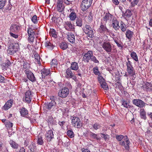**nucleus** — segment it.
Wrapping results in <instances>:
<instances>
[{
  "label": "nucleus",
  "instance_id": "obj_9",
  "mask_svg": "<svg viewBox=\"0 0 152 152\" xmlns=\"http://www.w3.org/2000/svg\"><path fill=\"white\" fill-rule=\"evenodd\" d=\"M72 123L73 126L77 128H80L81 126L80 121L78 117L73 116L72 119Z\"/></svg>",
  "mask_w": 152,
  "mask_h": 152
},
{
  "label": "nucleus",
  "instance_id": "obj_56",
  "mask_svg": "<svg viewBox=\"0 0 152 152\" xmlns=\"http://www.w3.org/2000/svg\"><path fill=\"white\" fill-rule=\"evenodd\" d=\"M101 127V126L100 124L96 123H95L93 125V127L95 130H97L100 129Z\"/></svg>",
  "mask_w": 152,
  "mask_h": 152
},
{
  "label": "nucleus",
  "instance_id": "obj_29",
  "mask_svg": "<svg viewBox=\"0 0 152 152\" xmlns=\"http://www.w3.org/2000/svg\"><path fill=\"white\" fill-rule=\"evenodd\" d=\"M9 143L11 147L14 149H17L18 147V144L12 140H10L9 141Z\"/></svg>",
  "mask_w": 152,
  "mask_h": 152
},
{
  "label": "nucleus",
  "instance_id": "obj_50",
  "mask_svg": "<svg viewBox=\"0 0 152 152\" xmlns=\"http://www.w3.org/2000/svg\"><path fill=\"white\" fill-rule=\"evenodd\" d=\"M67 134L68 136L72 138L74 137V134L72 130H69L67 132Z\"/></svg>",
  "mask_w": 152,
  "mask_h": 152
},
{
  "label": "nucleus",
  "instance_id": "obj_51",
  "mask_svg": "<svg viewBox=\"0 0 152 152\" xmlns=\"http://www.w3.org/2000/svg\"><path fill=\"white\" fill-rule=\"evenodd\" d=\"M11 64V63L9 60H7L4 62L2 63V65H1L4 66L5 68L8 67Z\"/></svg>",
  "mask_w": 152,
  "mask_h": 152
},
{
  "label": "nucleus",
  "instance_id": "obj_37",
  "mask_svg": "<svg viewBox=\"0 0 152 152\" xmlns=\"http://www.w3.org/2000/svg\"><path fill=\"white\" fill-rule=\"evenodd\" d=\"M76 26L79 27H81L83 25L82 19L81 18H77L76 20Z\"/></svg>",
  "mask_w": 152,
  "mask_h": 152
},
{
  "label": "nucleus",
  "instance_id": "obj_41",
  "mask_svg": "<svg viewBox=\"0 0 152 152\" xmlns=\"http://www.w3.org/2000/svg\"><path fill=\"white\" fill-rule=\"evenodd\" d=\"M28 147L29 150L28 151V152H34V150L36 149L35 144L33 143H31Z\"/></svg>",
  "mask_w": 152,
  "mask_h": 152
},
{
  "label": "nucleus",
  "instance_id": "obj_60",
  "mask_svg": "<svg viewBox=\"0 0 152 152\" xmlns=\"http://www.w3.org/2000/svg\"><path fill=\"white\" fill-rule=\"evenodd\" d=\"M101 137L104 138V139L105 140H106L108 138V135L107 134H105L103 133H101Z\"/></svg>",
  "mask_w": 152,
  "mask_h": 152
},
{
  "label": "nucleus",
  "instance_id": "obj_52",
  "mask_svg": "<svg viewBox=\"0 0 152 152\" xmlns=\"http://www.w3.org/2000/svg\"><path fill=\"white\" fill-rule=\"evenodd\" d=\"M97 79L98 80L100 84L105 82L104 79L103 77L101 75L98 76Z\"/></svg>",
  "mask_w": 152,
  "mask_h": 152
},
{
  "label": "nucleus",
  "instance_id": "obj_47",
  "mask_svg": "<svg viewBox=\"0 0 152 152\" xmlns=\"http://www.w3.org/2000/svg\"><path fill=\"white\" fill-rule=\"evenodd\" d=\"M120 28H121V30L123 32H124L126 30V25L122 21H121L120 23V26H119Z\"/></svg>",
  "mask_w": 152,
  "mask_h": 152
},
{
  "label": "nucleus",
  "instance_id": "obj_64",
  "mask_svg": "<svg viewBox=\"0 0 152 152\" xmlns=\"http://www.w3.org/2000/svg\"><path fill=\"white\" fill-rule=\"evenodd\" d=\"M81 150L82 152H91L89 150L84 148H82Z\"/></svg>",
  "mask_w": 152,
  "mask_h": 152
},
{
  "label": "nucleus",
  "instance_id": "obj_39",
  "mask_svg": "<svg viewBox=\"0 0 152 152\" xmlns=\"http://www.w3.org/2000/svg\"><path fill=\"white\" fill-rule=\"evenodd\" d=\"M140 111V117L141 118L144 120L146 119V113L144 110V109H141Z\"/></svg>",
  "mask_w": 152,
  "mask_h": 152
},
{
  "label": "nucleus",
  "instance_id": "obj_20",
  "mask_svg": "<svg viewBox=\"0 0 152 152\" xmlns=\"http://www.w3.org/2000/svg\"><path fill=\"white\" fill-rule=\"evenodd\" d=\"M65 7L63 3V1L58 0V1L57 8L58 11L60 12L63 11Z\"/></svg>",
  "mask_w": 152,
  "mask_h": 152
},
{
  "label": "nucleus",
  "instance_id": "obj_25",
  "mask_svg": "<svg viewBox=\"0 0 152 152\" xmlns=\"http://www.w3.org/2000/svg\"><path fill=\"white\" fill-rule=\"evenodd\" d=\"M70 69H71L77 71L79 69V66L78 63L76 62H72L71 64Z\"/></svg>",
  "mask_w": 152,
  "mask_h": 152
},
{
  "label": "nucleus",
  "instance_id": "obj_17",
  "mask_svg": "<svg viewBox=\"0 0 152 152\" xmlns=\"http://www.w3.org/2000/svg\"><path fill=\"white\" fill-rule=\"evenodd\" d=\"M41 73L42 76V80L44 81L46 77L49 75L50 74V70L46 68H44L41 70Z\"/></svg>",
  "mask_w": 152,
  "mask_h": 152
},
{
  "label": "nucleus",
  "instance_id": "obj_30",
  "mask_svg": "<svg viewBox=\"0 0 152 152\" xmlns=\"http://www.w3.org/2000/svg\"><path fill=\"white\" fill-rule=\"evenodd\" d=\"M113 38L118 47H121V48H123V47L121 44V43H122L121 41L119 40L118 38L115 37H113Z\"/></svg>",
  "mask_w": 152,
  "mask_h": 152
},
{
  "label": "nucleus",
  "instance_id": "obj_18",
  "mask_svg": "<svg viewBox=\"0 0 152 152\" xmlns=\"http://www.w3.org/2000/svg\"><path fill=\"white\" fill-rule=\"evenodd\" d=\"M20 29V27L16 24H13L10 28V31L15 33L18 32Z\"/></svg>",
  "mask_w": 152,
  "mask_h": 152
},
{
  "label": "nucleus",
  "instance_id": "obj_33",
  "mask_svg": "<svg viewBox=\"0 0 152 152\" xmlns=\"http://www.w3.org/2000/svg\"><path fill=\"white\" fill-rule=\"evenodd\" d=\"M20 113L22 116L26 115L28 114V111L27 109L24 107H22L20 109Z\"/></svg>",
  "mask_w": 152,
  "mask_h": 152
},
{
  "label": "nucleus",
  "instance_id": "obj_40",
  "mask_svg": "<svg viewBox=\"0 0 152 152\" xmlns=\"http://www.w3.org/2000/svg\"><path fill=\"white\" fill-rule=\"evenodd\" d=\"M93 72L95 75L99 76V75H101V72L99 71L98 67L97 66L94 67L93 69Z\"/></svg>",
  "mask_w": 152,
  "mask_h": 152
},
{
  "label": "nucleus",
  "instance_id": "obj_4",
  "mask_svg": "<svg viewBox=\"0 0 152 152\" xmlns=\"http://www.w3.org/2000/svg\"><path fill=\"white\" fill-rule=\"evenodd\" d=\"M92 0H83L81 2L80 7L83 11L86 10L91 5Z\"/></svg>",
  "mask_w": 152,
  "mask_h": 152
},
{
  "label": "nucleus",
  "instance_id": "obj_2",
  "mask_svg": "<svg viewBox=\"0 0 152 152\" xmlns=\"http://www.w3.org/2000/svg\"><path fill=\"white\" fill-rule=\"evenodd\" d=\"M84 55L82 58V61L86 63H88L91 61L93 52L92 50H88L87 52L83 53Z\"/></svg>",
  "mask_w": 152,
  "mask_h": 152
},
{
  "label": "nucleus",
  "instance_id": "obj_36",
  "mask_svg": "<svg viewBox=\"0 0 152 152\" xmlns=\"http://www.w3.org/2000/svg\"><path fill=\"white\" fill-rule=\"evenodd\" d=\"M50 35L53 37L56 38L57 37V32L56 30L53 29H50L49 32Z\"/></svg>",
  "mask_w": 152,
  "mask_h": 152
},
{
  "label": "nucleus",
  "instance_id": "obj_42",
  "mask_svg": "<svg viewBox=\"0 0 152 152\" xmlns=\"http://www.w3.org/2000/svg\"><path fill=\"white\" fill-rule=\"evenodd\" d=\"M133 33L129 30H128L126 31V37L129 39H130L132 37Z\"/></svg>",
  "mask_w": 152,
  "mask_h": 152
},
{
  "label": "nucleus",
  "instance_id": "obj_62",
  "mask_svg": "<svg viewBox=\"0 0 152 152\" xmlns=\"http://www.w3.org/2000/svg\"><path fill=\"white\" fill-rule=\"evenodd\" d=\"M63 1V2H64L67 5H69L72 4V1L68 0H61Z\"/></svg>",
  "mask_w": 152,
  "mask_h": 152
},
{
  "label": "nucleus",
  "instance_id": "obj_24",
  "mask_svg": "<svg viewBox=\"0 0 152 152\" xmlns=\"http://www.w3.org/2000/svg\"><path fill=\"white\" fill-rule=\"evenodd\" d=\"M142 88L144 89V90H148L149 89V90H152V85L151 83L148 82H146L145 84L142 86Z\"/></svg>",
  "mask_w": 152,
  "mask_h": 152
},
{
  "label": "nucleus",
  "instance_id": "obj_10",
  "mask_svg": "<svg viewBox=\"0 0 152 152\" xmlns=\"http://www.w3.org/2000/svg\"><path fill=\"white\" fill-rule=\"evenodd\" d=\"M24 72L26 75L28 79L30 81L32 82H34L36 81V78L32 72L29 70L28 71L24 70Z\"/></svg>",
  "mask_w": 152,
  "mask_h": 152
},
{
  "label": "nucleus",
  "instance_id": "obj_63",
  "mask_svg": "<svg viewBox=\"0 0 152 152\" xmlns=\"http://www.w3.org/2000/svg\"><path fill=\"white\" fill-rule=\"evenodd\" d=\"M5 78L0 75V83H4Z\"/></svg>",
  "mask_w": 152,
  "mask_h": 152
},
{
  "label": "nucleus",
  "instance_id": "obj_6",
  "mask_svg": "<svg viewBox=\"0 0 152 152\" xmlns=\"http://www.w3.org/2000/svg\"><path fill=\"white\" fill-rule=\"evenodd\" d=\"M27 33L28 36V40L31 42H33L34 39V35L36 34L35 30L29 27L28 28Z\"/></svg>",
  "mask_w": 152,
  "mask_h": 152
},
{
  "label": "nucleus",
  "instance_id": "obj_7",
  "mask_svg": "<svg viewBox=\"0 0 152 152\" xmlns=\"http://www.w3.org/2000/svg\"><path fill=\"white\" fill-rule=\"evenodd\" d=\"M69 93V90L68 88L64 87L59 91L58 95L60 97L65 98L68 96Z\"/></svg>",
  "mask_w": 152,
  "mask_h": 152
},
{
  "label": "nucleus",
  "instance_id": "obj_11",
  "mask_svg": "<svg viewBox=\"0 0 152 152\" xmlns=\"http://www.w3.org/2000/svg\"><path fill=\"white\" fill-rule=\"evenodd\" d=\"M133 104L136 106L140 107H143L145 106V103L139 99H134L132 101Z\"/></svg>",
  "mask_w": 152,
  "mask_h": 152
},
{
  "label": "nucleus",
  "instance_id": "obj_1",
  "mask_svg": "<svg viewBox=\"0 0 152 152\" xmlns=\"http://www.w3.org/2000/svg\"><path fill=\"white\" fill-rule=\"evenodd\" d=\"M116 138L118 141H121L124 138V141L120 142L119 144L120 145L124 146L126 150H128L129 149V144L130 142L127 136H124L122 135L117 134L116 136Z\"/></svg>",
  "mask_w": 152,
  "mask_h": 152
},
{
  "label": "nucleus",
  "instance_id": "obj_26",
  "mask_svg": "<svg viewBox=\"0 0 152 152\" xmlns=\"http://www.w3.org/2000/svg\"><path fill=\"white\" fill-rule=\"evenodd\" d=\"M67 39L70 42L73 43L75 42V36L72 33H70L67 35Z\"/></svg>",
  "mask_w": 152,
  "mask_h": 152
},
{
  "label": "nucleus",
  "instance_id": "obj_48",
  "mask_svg": "<svg viewBox=\"0 0 152 152\" xmlns=\"http://www.w3.org/2000/svg\"><path fill=\"white\" fill-rule=\"evenodd\" d=\"M90 61H92L95 64H99V61L96 57L92 55Z\"/></svg>",
  "mask_w": 152,
  "mask_h": 152
},
{
  "label": "nucleus",
  "instance_id": "obj_34",
  "mask_svg": "<svg viewBox=\"0 0 152 152\" xmlns=\"http://www.w3.org/2000/svg\"><path fill=\"white\" fill-rule=\"evenodd\" d=\"M7 52L8 54L12 55L15 53L17 51L15 50V49H14L13 48L9 46Z\"/></svg>",
  "mask_w": 152,
  "mask_h": 152
},
{
  "label": "nucleus",
  "instance_id": "obj_28",
  "mask_svg": "<svg viewBox=\"0 0 152 152\" xmlns=\"http://www.w3.org/2000/svg\"><path fill=\"white\" fill-rule=\"evenodd\" d=\"M127 72L130 75L133 76L135 74V71L133 66H131L130 68L127 69Z\"/></svg>",
  "mask_w": 152,
  "mask_h": 152
},
{
  "label": "nucleus",
  "instance_id": "obj_58",
  "mask_svg": "<svg viewBox=\"0 0 152 152\" xmlns=\"http://www.w3.org/2000/svg\"><path fill=\"white\" fill-rule=\"evenodd\" d=\"M101 85L103 88L105 90H107L108 89V88L107 85L105 82V81L102 83L101 84Z\"/></svg>",
  "mask_w": 152,
  "mask_h": 152
},
{
  "label": "nucleus",
  "instance_id": "obj_32",
  "mask_svg": "<svg viewBox=\"0 0 152 152\" xmlns=\"http://www.w3.org/2000/svg\"><path fill=\"white\" fill-rule=\"evenodd\" d=\"M59 45L60 48L64 50L66 49L68 47L67 44L65 42L59 43Z\"/></svg>",
  "mask_w": 152,
  "mask_h": 152
},
{
  "label": "nucleus",
  "instance_id": "obj_57",
  "mask_svg": "<svg viewBox=\"0 0 152 152\" xmlns=\"http://www.w3.org/2000/svg\"><path fill=\"white\" fill-rule=\"evenodd\" d=\"M51 66H53V67H55L57 64V61L56 59H53L52 61L50 63Z\"/></svg>",
  "mask_w": 152,
  "mask_h": 152
},
{
  "label": "nucleus",
  "instance_id": "obj_5",
  "mask_svg": "<svg viewBox=\"0 0 152 152\" xmlns=\"http://www.w3.org/2000/svg\"><path fill=\"white\" fill-rule=\"evenodd\" d=\"M85 29H84V32L87 36L91 38L94 37L93 29L88 25H86L85 26Z\"/></svg>",
  "mask_w": 152,
  "mask_h": 152
},
{
  "label": "nucleus",
  "instance_id": "obj_45",
  "mask_svg": "<svg viewBox=\"0 0 152 152\" xmlns=\"http://www.w3.org/2000/svg\"><path fill=\"white\" fill-rule=\"evenodd\" d=\"M34 56L37 63L39 64H41L40 57L38 54L36 53L34 55Z\"/></svg>",
  "mask_w": 152,
  "mask_h": 152
},
{
  "label": "nucleus",
  "instance_id": "obj_31",
  "mask_svg": "<svg viewBox=\"0 0 152 152\" xmlns=\"http://www.w3.org/2000/svg\"><path fill=\"white\" fill-rule=\"evenodd\" d=\"M45 45L46 47L50 50H52L54 47L53 44L49 41H47L45 42Z\"/></svg>",
  "mask_w": 152,
  "mask_h": 152
},
{
  "label": "nucleus",
  "instance_id": "obj_19",
  "mask_svg": "<svg viewBox=\"0 0 152 152\" xmlns=\"http://www.w3.org/2000/svg\"><path fill=\"white\" fill-rule=\"evenodd\" d=\"M54 134L53 131L49 130L45 135V138L47 141H50L53 138Z\"/></svg>",
  "mask_w": 152,
  "mask_h": 152
},
{
  "label": "nucleus",
  "instance_id": "obj_3",
  "mask_svg": "<svg viewBox=\"0 0 152 152\" xmlns=\"http://www.w3.org/2000/svg\"><path fill=\"white\" fill-rule=\"evenodd\" d=\"M104 49L109 54L112 52V46L111 43L108 41H104L102 45Z\"/></svg>",
  "mask_w": 152,
  "mask_h": 152
},
{
  "label": "nucleus",
  "instance_id": "obj_23",
  "mask_svg": "<svg viewBox=\"0 0 152 152\" xmlns=\"http://www.w3.org/2000/svg\"><path fill=\"white\" fill-rule=\"evenodd\" d=\"M13 101L12 100H8L5 104L4 106V109L5 110H7L12 106Z\"/></svg>",
  "mask_w": 152,
  "mask_h": 152
},
{
  "label": "nucleus",
  "instance_id": "obj_61",
  "mask_svg": "<svg viewBox=\"0 0 152 152\" xmlns=\"http://www.w3.org/2000/svg\"><path fill=\"white\" fill-rule=\"evenodd\" d=\"M13 33V32H11V31L10 32V35H11V36L12 37H13L15 38L16 39V38H18V35L14 34Z\"/></svg>",
  "mask_w": 152,
  "mask_h": 152
},
{
  "label": "nucleus",
  "instance_id": "obj_8",
  "mask_svg": "<svg viewBox=\"0 0 152 152\" xmlns=\"http://www.w3.org/2000/svg\"><path fill=\"white\" fill-rule=\"evenodd\" d=\"M45 107L48 110L53 111H55L57 110L58 108L56 106V103L55 101H51L50 102H47L46 104Z\"/></svg>",
  "mask_w": 152,
  "mask_h": 152
},
{
  "label": "nucleus",
  "instance_id": "obj_21",
  "mask_svg": "<svg viewBox=\"0 0 152 152\" xmlns=\"http://www.w3.org/2000/svg\"><path fill=\"white\" fill-rule=\"evenodd\" d=\"M21 65L22 68L25 69L24 70L28 71V69L30 67V64L26 60H23L21 61Z\"/></svg>",
  "mask_w": 152,
  "mask_h": 152
},
{
  "label": "nucleus",
  "instance_id": "obj_15",
  "mask_svg": "<svg viewBox=\"0 0 152 152\" xmlns=\"http://www.w3.org/2000/svg\"><path fill=\"white\" fill-rule=\"evenodd\" d=\"M25 96L26 102L28 103H30L31 102L32 97L31 92L30 91H28L26 92Z\"/></svg>",
  "mask_w": 152,
  "mask_h": 152
},
{
  "label": "nucleus",
  "instance_id": "obj_54",
  "mask_svg": "<svg viewBox=\"0 0 152 152\" xmlns=\"http://www.w3.org/2000/svg\"><path fill=\"white\" fill-rule=\"evenodd\" d=\"M6 126L7 128H10L12 127L13 124L9 121H6L5 123Z\"/></svg>",
  "mask_w": 152,
  "mask_h": 152
},
{
  "label": "nucleus",
  "instance_id": "obj_53",
  "mask_svg": "<svg viewBox=\"0 0 152 152\" xmlns=\"http://www.w3.org/2000/svg\"><path fill=\"white\" fill-rule=\"evenodd\" d=\"M6 0H0V9H2L5 5Z\"/></svg>",
  "mask_w": 152,
  "mask_h": 152
},
{
  "label": "nucleus",
  "instance_id": "obj_12",
  "mask_svg": "<svg viewBox=\"0 0 152 152\" xmlns=\"http://www.w3.org/2000/svg\"><path fill=\"white\" fill-rule=\"evenodd\" d=\"M64 27L68 31H73L75 29L74 25L69 21H66L65 22Z\"/></svg>",
  "mask_w": 152,
  "mask_h": 152
},
{
  "label": "nucleus",
  "instance_id": "obj_49",
  "mask_svg": "<svg viewBox=\"0 0 152 152\" xmlns=\"http://www.w3.org/2000/svg\"><path fill=\"white\" fill-rule=\"evenodd\" d=\"M37 143L39 145H42L44 143L42 137L41 136H37Z\"/></svg>",
  "mask_w": 152,
  "mask_h": 152
},
{
  "label": "nucleus",
  "instance_id": "obj_14",
  "mask_svg": "<svg viewBox=\"0 0 152 152\" xmlns=\"http://www.w3.org/2000/svg\"><path fill=\"white\" fill-rule=\"evenodd\" d=\"M113 16L109 12L107 13L103 18L102 22L103 23H106L107 21H111L113 19Z\"/></svg>",
  "mask_w": 152,
  "mask_h": 152
},
{
  "label": "nucleus",
  "instance_id": "obj_44",
  "mask_svg": "<svg viewBox=\"0 0 152 152\" xmlns=\"http://www.w3.org/2000/svg\"><path fill=\"white\" fill-rule=\"evenodd\" d=\"M69 17L71 20H74L76 18V14L75 12H72L69 15Z\"/></svg>",
  "mask_w": 152,
  "mask_h": 152
},
{
  "label": "nucleus",
  "instance_id": "obj_59",
  "mask_svg": "<svg viewBox=\"0 0 152 152\" xmlns=\"http://www.w3.org/2000/svg\"><path fill=\"white\" fill-rule=\"evenodd\" d=\"M139 2V0H133V1L131 2V6L132 7H134L137 5Z\"/></svg>",
  "mask_w": 152,
  "mask_h": 152
},
{
  "label": "nucleus",
  "instance_id": "obj_22",
  "mask_svg": "<svg viewBox=\"0 0 152 152\" xmlns=\"http://www.w3.org/2000/svg\"><path fill=\"white\" fill-rule=\"evenodd\" d=\"M112 26L113 28L115 31L118 30L119 28V22L115 18H113V20Z\"/></svg>",
  "mask_w": 152,
  "mask_h": 152
},
{
  "label": "nucleus",
  "instance_id": "obj_43",
  "mask_svg": "<svg viewBox=\"0 0 152 152\" xmlns=\"http://www.w3.org/2000/svg\"><path fill=\"white\" fill-rule=\"evenodd\" d=\"M122 102V105L124 107L126 108H130L131 107V105H129V102H128L126 101H125L124 100H122L121 101Z\"/></svg>",
  "mask_w": 152,
  "mask_h": 152
},
{
  "label": "nucleus",
  "instance_id": "obj_16",
  "mask_svg": "<svg viewBox=\"0 0 152 152\" xmlns=\"http://www.w3.org/2000/svg\"><path fill=\"white\" fill-rule=\"evenodd\" d=\"M71 69L68 68L66 70V75L65 77L67 78H72L74 80L75 78H76V77L74 75V73Z\"/></svg>",
  "mask_w": 152,
  "mask_h": 152
},
{
  "label": "nucleus",
  "instance_id": "obj_38",
  "mask_svg": "<svg viewBox=\"0 0 152 152\" xmlns=\"http://www.w3.org/2000/svg\"><path fill=\"white\" fill-rule=\"evenodd\" d=\"M130 56L131 58L136 61L137 62L139 61L137 55L135 52H132L130 54Z\"/></svg>",
  "mask_w": 152,
  "mask_h": 152
},
{
  "label": "nucleus",
  "instance_id": "obj_27",
  "mask_svg": "<svg viewBox=\"0 0 152 152\" xmlns=\"http://www.w3.org/2000/svg\"><path fill=\"white\" fill-rule=\"evenodd\" d=\"M14 49H15V50L17 51L19 48V45L18 43H10L9 45Z\"/></svg>",
  "mask_w": 152,
  "mask_h": 152
},
{
  "label": "nucleus",
  "instance_id": "obj_35",
  "mask_svg": "<svg viewBox=\"0 0 152 152\" xmlns=\"http://www.w3.org/2000/svg\"><path fill=\"white\" fill-rule=\"evenodd\" d=\"M89 136L94 139H96L97 140H100V137H98L97 134L90 132H89Z\"/></svg>",
  "mask_w": 152,
  "mask_h": 152
},
{
  "label": "nucleus",
  "instance_id": "obj_46",
  "mask_svg": "<svg viewBox=\"0 0 152 152\" xmlns=\"http://www.w3.org/2000/svg\"><path fill=\"white\" fill-rule=\"evenodd\" d=\"M132 15V13L131 11L129 10H127L126 12V14L125 16L126 17L125 18L127 20L128 18L130 17Z\"/></svg>",
  "mask_w": 152,
  "mask_h": 152
},
{
  "label": "nucleus",
  "instance_id": "obj_55",
  "mask_svg": "<svg viewBox=\"0 0 152 152\" xmlns=\"http://www.w3.org/2000/svg\"><path fill=\"white\" fill-rule=\"evenodd\" d=\"M31 20L34 23H37L38 22V21L37 15H34L31 18Z\"/></svg>",
  "mask_w": 152,
  "mask_h": 152
},
{
  "label": "nucleus",
  "instance_id": "obj_13",
  "mask_svg": "<svg viewBox=\"0 0 152 152\" xmlns=\"http://www.w3.org/2000/svg\"><path fill=\"white\" fill-rule=\"evenodd\" d=\"M98 31L100 33L104 34L106 33L109 32V30L106 27V23L101 22L100 26L98 29Z\"/></svg>",
  "mask_w": 152,
  "mask_h": 152
}]
</instances>
